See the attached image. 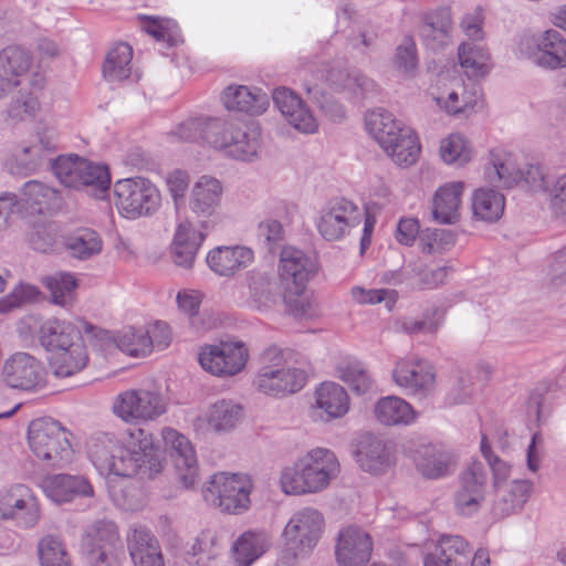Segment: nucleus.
<instances>
[{"label": "nucleus", "mask_w": 566, "mask_h": 566, "mask_svg": "<svg viewBox=\"0 0 566 566\" xmlns=\"http://www.w3.org/2000/svg\"><path fill=\"white\" fill-rule=\"evenodd\" d=\"M409 125L397 119L391 113L382 108L368 111L364 116L365 132L384 150L390 140Z\"/></svg>", "instance_id": "obj_40"}, {"label": "nucleus", "mask_w": 566, "mask_h": 566, "mask_svg": "<svg viewBox=\"0 0 566 566\" xmlns=\"http://www.w3.org/2000/svg\"><path fill=\"white\" fill-rule=\"evenodd\" d=\"M434 107L447 116L469 118L484 107L482 94L455 72H441L426 92Z\"/></svg>", "instance_id": "obj_5"}, {"label": "nucleus", "mask_w": 566, "mask_h": 566, "mask_svg": "<svg viewBox=\"0 0 566 566\" xmlns=\"http://www.w3.org/2000/svg\"><path fill=\"white\" fill-rule=\"evenodd\" d=\"M243 418L242 406L232 399H218L205 406L192 420L198 433H224L233 430Z\"/></svg>", "instance_id": "obj_25"}, {"label": "nucleus", "mask_w": 566, "mask_h": 566, "mask_svg": "<svg viewBox=\"0 0 566 566\" xmlns=\"http://www.w3.org/2000/svg\"><path fill=\"white\" fill-rule=\"evenodd\" d=\"M280 291L272 272L253 269L244 274L233 293V302L242 308L266 314L280 304Z\"/></svg>", "instance_id": "obj_14"}, {"label": "nucleus", "mask_w": 566, "mask_h": 566, "mask_svg": "<svg viewBox=\"0 0 566 566\" xmlns=\"http://www.w3.org/2000/svg\"><path fill=\"white\" fill-rule=\"evenodd\" d=\"M254 262V251L245 245H218L208 251L207 266L217 275L232 277Z\"/></svg>", "instance_id": "obj_29"}, {"label": "nucleus", "mask_w": 566, "mask_h": 566, "mask_svg": "<svg viewBox=\"0 0 566 566\" xmlns=\"http://www.w3.org/2000/svg\"><path fill=\"white\" fill-rule=\"evenodd\" d=\"M43 490L56 503L71 502L76 497L94 495V489L85 476L65 473L46 478Z\"/></svg>", "instance_id": "obj_37"}, {"label": "nucleus", "mask_w": 566, "mask_h": 566, "mask_svg": "<svg viewBox=\"0 0 566 566\" xmlns=\"http://www.w3.org/2000/svg\"><path fill=\"white\" fill-rule=\"evenodd\" d=\"M350 297L358 305H375L384 303L391 311L397 302L398 294L390 289H365L356 285L350 289Z\"/></svg>", "instance_id": "obj_60"}, {"label": "nucleus", "mask_w": 566, "mask_h": 566, "mask_svg": "<svg viewBox=\"0 0 566 566\" xmlns=\"http://www.w3.org/2000/svg\"><path fill=\"white\" fill-rule=\"evenodd\" d=\"M171 450L176 476L185 489L197 485L200 474L196 452L189 439L171 428L161 431V438L144 437V475L159 473L166 462V449Z\"/></svg>", "instance_id": "obj_2"}, {"label": "nucleus", "mask_w": 566, "mask_h": 566, "mask_svg": "<svg viewBox=\"0 0 566 566\" xmlns=\"http://www.w3.org/2000/svg\"><path fill=\"white\" fill-rule=\"evenodd\" d=\"M209 231L200 226L197 228L188 218L178 219L169 247L172 263L184 270H191Z\"/></svg>", "instance_id": "obj_24"}, {"label": "nucleus", "mask_w": 566, "mask_h": 566, "mask_svg": "<svg viewBox=\"0 0 566 566\" xmlns=\"http://www.w3.org/2000/svg\"><path fill=\"white\" fill-rule=\"evenodd\" d=\"M113 412L123 421L138 426L142 421V397L135 389L119 394L113 402Z\"/></svg>", "instance_id": "obj_56"}, {"label": "nucleus", "mask_w": 566, "mask_h": 566, "mask_svg": "<svg viewBox=\"0 0 566 566\" xmlns=\"http://www.w3.org/2000/svg\"><path fill=\"white\" fill-rule=\"evenodd\" d=\"M120 547L119 531L112 520L103 518L93 522L85 530L82 546Z\"/></svg>", "instance_id": "obj_54"}, {"label": "nucleus", "mask_w": 566, "mask_h": 566, "mask_svg": "<svg viewBox=\"0 0 566 566\" xmlns=\"http://www.w3.org/2000/svg\"><path fill=\"white\" fill-rule=\"evenodd\" d=\"M390 160L402 168L413 166L421 154V143L417 132L408 126L397 134L382 150Z\"/></svg>", "instance_id": "obj_41"}, {"label": "nucleus", "mask_w": 566, "mask_h": 566, "mask_svg": "<svg viewBox=\"0 0 566 566\" xmlns=\"http://www.w3.org/2000/svg\"><path fill=\"white\" fill-rule=\"evenodd\" d=\"M88 363V354L81 338L65 346V349L56 350L51 357V367L56 377H70L83 370Z\"/></svg>", "instance_id": "obj_45"}, {"label": "nucleus", "mask_w": 566, "mask_h": 566, "mask_svg": "<svg viewBox=\"0 0 566 566\" xmlns=\"http://www.w3.org/2000/svg\"><path fill=\"white\" fill-rule=\"evenodd\" d=\"M51 168L66 188L87 190L98 199H104L109 190L112 180L107 165L71 154L51 160Z\"/></svg>", "instance_id": "obj_8"}, {"label": "nucleus", "mask_w": 566, "mask_h": 566, "mask_svg": "<svg viewBox=\"0 0 566 566\" xmlns=\"http://www.w3.org/2000/svg\"><path fill=\"white\" fill-rule=\"evenodd\" d=\"M284 304L286 312L297 321H307L319 316L316 301L303 293L295 294V296L286 295Z\"/></svg>", "instance_id": "obj_62"}, {"label": "nucleus", "mask_w": 566, "mask_h": 566, "mask_svg": "<svg viewBox=\"0 0 566 566\" xmlns=\"http://www.w3.org/2000/svg\"><path fill=\"white\" fill-rule=\"evenodd\" d=\"M226 187L212 175H201L192 182L188 195V207L203 230L217 226Z\"/></svg>", "instance_id": "obj_15"}, {"label": "nucleus", "mask_w": 566, "mask_h": 566, "mask_svg": "<svg viewBox=\"0 0 566 566\" xmlns=\"http://www.w3.org/2000/svg\"><path fill=\"white\" fill-rule=\"evenodd\" d=\"M465 189L463 180H449L434 190L431 200L434 221L440 224H455L460 221Z\"/></svg>", "instance_id": "obj_27"}, {"label": "nucleus", "mask_w": 566, "mask_h": 566, "mask_svg": "<svg viewBox=\"0 0 566 566\" xmlns=\"http://www.w3.org/2000/svg\"><path fill=\"white\" fill-rule=\"evenodd\" d=\"M423 566H490V555L482 548L473 552L462 536L441 535L436 552L424 555Z\"/></svg>", "instance_id": "obj_16"}, {"label": "nucleus", "mask_w": 566, "mask_h": 566, "mask_svg": "<svg viewBox=\"0 0 566 566\" xmlns=\"http://www.w3.org/2000/svg\"><path fill=\"white\" fill-rule=\"evenodd\" d=\"M514 52L544 71L566 69V38L554 28L521 34Z\"/></svg>", "instance_id": "obj_11"}, {"label": "nucleus", "mask_w": 566, "mask_h": 566, "mask_svg": "<svg viewBox=\"0 0 566 566\" xmlns=\"http://www.w3.org/2000/svg\"><path fill=\"white\" fill-rule=\"evenodd\" d=\"M353 455L363 471L374 475L387 472L396 463L394 442L373 433H365L356 440Z\"/></svg>", "instance_id": "obj_20"}, {"label": "nucleus", "mask_w": 566, "mask_h": 566, "mask_svg": "<svg viewBox=\"0 0 566 566\" xmlns=\"http://www.w3.org/2000/svg\"><path fill=\"white\" fill-rule=\"evenodd\" d=\"M41 566H71L63 542L53 535L44 536L38 546Z\"/></svg>", "instance_id": "obj_57"}, {"label": "nucleus", "mask_w": 566, "mask_h": 566, "mask_svg": "<svg viewBox=\"0 0 566 566\" xmlns=\"http://www.w3.org/2000/svg\"><path fill=\"white\" fill-rule=\"evenodd\" d=\"M454 243V234L443 229H426L419 237V248L421 252L431 255L449 251Z\"/></svg>", "instance_id": "obj_59"}, {"label": "nucleus", "mask_w": 566, "mask_h": 566, "mask_svg": "<svg viewBox=\"0 0 566 566\" xmlns=\"http://www.w3.org/2000/svg\"><path fill=\"white\" fill-rule=\"evenodd\" d=\"M31 63V54L21 46L10 45L0 52V99L21 85Z\"/></svg>", "instance_id": "obj_31"}, {"label": "nucleus", "mask_w": 566, "mask_h": 566, "mask_svg": "<svg viewBox=\"0 0 566 566\" xmlns=\"http://www.w3.org/2000/svg\"><path fill=\"white\" fill-rule=\"evenodd\" d=\"M144 32L150 35L165 55L184 43L181 31L176 21L168 18L144 15Z\"/></svg>", "instance_id": "obj_46"}, {"label": "nucleus", "mask_w": 566, "mask_h": 566, "mask_svg": "<svg viewBox=\"0 0 566 566\" xmlns=\"http://www.w3.org/2000/svg\"><path fill=\"white\" fill-rule=\"evenodd\" d=\"M197 359L202 370L213 377L227 379L244 371L250 350L244 342L229 338L202 345Z\"/></svg>", "instance_id": "obj_12"}, {"label": "nucleus", "mask_w": 566, "mask_h": 566, "mask_svg": "<svg viewBox=\"0 0 566 566\" xmlns=\"http://www.w3.org/2000/svg\"><path fill=\"white\" fill-rule=\"evenodd\" d=\"M88 455L101 474L132 478L142 468V440L137 438L130 449L120 444L114 436L103 433L92 439Z\"/></svg>", "instance_id": "obj_10"}, {"label": "nucleus", "mask_w": 566, "mask_h": 566, "mask_svg": "<svg viewBox=\"0 0 566 566\" xmlns=\"http://www.w3.org/2000/svg\"><path fill=\"white\" fill-rule=\"evenodd\" d=\"M64 245L73 258L86 260L102 250L98 233L88 228H81L64 238Z\"/></svg>", "instance_id": "obj_51"}, {"label": "nucleus", "mask_w": 566, "mask_h": 566, "mask_svg": "<svg viewBox=\"0 0 566 566\" xmlns=\"http://www.w3.org/2000/svg\"><path fill=\"white\" fill-rule=\"evenodd\" d=\"M216 118L202 114L190 116L172 130V135L182 142L208 146V137L212 133V123Z\"/></svg>", "instance_id": "obj_52"}, {"label": "nucleus", "mask_w": 566, "mask_h": 566, "mask_svg": "<svg viewBox=\"0 0 566 566\" xmlns=\"http://www.w3.org/2000/svg\"><path fill=\"white\" fill-rule=\"evenodd\" d=\"M373 415L385 427H409L417 423L420 417L408 400L396 395L378 398L373 406Z\"/></svg>", "instance_id": "obj_32"}, {"label": "nucleus", "mask_w": 566, "mask_h": 566, "mask_svg": "<svg viewBox=\"0 0 566 566\" xmlns=\"http://www.w3.org/2000/svg\"><path fill=\"white\" fill-rule=\"evenodd\" d=\"M272 546L271 536L259 530H249L240 534L231 545V558L234 566H252Z\"/></svg>", "instance_id": "obj_36"}, {"label": "nucleus", "mask_w": 566, "mask_h": 566, "mask_svg": "<svg viewBox=\"0 0 566 566\" xmlns=\"http://www.w3.org/2000/svg\"><path fill=\"white\" fill-rule=\"evenodd\" d=\"M133 49L128 43L120 42L113 46L105 56L102 73L108 82H119L129 77Z\"/></svg>", "instance_id": "obj_49"}, {"label": "nucleus", "mask_w": 566, "mask_h": 566, "mask_svg": "<svg viewBox=\"0 0 566 566\" xmlns=\"http://www.w3.org/2000/svg\"><path fill=\"white\" fill-rule=\"evenodd\" d=\"M41 346L50 352L65 349V346L83 338L78 327L70 321L49 318L44 321L38 331Z\"/></svg>", "instance_id": "obj_39"}, {"label": "nucleus", "mask_w": 566, "mask_h": 566, "mask_svg": "<svg viewBox=\"0 0 566 566\" xmlns=\"http://www.w3.org/2000/svg\"><path fill=\"white\" fill-rule=\"evenodd\" d=\"M342 471L337 454L326 447H313L283 464L275 483L286 496L318 494L338 479Z\"/></svg>", "instance_id": "obj_1"}, {"label": "nucleus", "mask_w": 566, "mask_h": 566, "mask_svg": "<svg viewBox=\"0 0 566 566\" xmlns=\"http://www.w3.org/2000/svg\"><path fill=\"white\" fill-rule=\"evenodd\" d=\"M293 350L276 345L269 346L261 355V366L253 386L258 392L271 398H285L300 392L308 382L305 368L291 364Z\"/></svg>", "instance_id": "obj_3"}, {"label": "nucleus", "mask_w": 566, "mask_h": 566, "mask_svg": "<svg viewBox=\"0 0 566 566\" xmlns=\"http://www.w3.org/2000/svg\"><path fill=\"white\" fill-rule=\"evenodd\" d=\"M533 484L527 480H513L506 486L495 491L494 514L509 516L522 510L526 503Z\"/></svg>", "instance_id": "obj_44"}, {"label": "nucleus", "mask_w": 566, "mask_h": 566, "mask_svg": "<svg viewBox=\"0 0 566 566\" xmlns=\"http://www.w3.org/2000/svg\"><path fill=\"white\" fill-rule=\"evenodd\" d=\"M451 31V17L447 10L428 14L420 28V35L428 45L440 46L447 43Z\"/></svg>", "instance_id": "obj_53"}, {"label": "nucleus", "mask_w": 566, "mask_h": 566, "mask_svg": "<svg viewBox=\"0 0 566 566\" xmlns=\"http://www.w3.org/2000/svg\"><path fill=\"white\" fill-rule=\"evenodd\" d=\"M373 551V537L364 527L348 524L339 530L335 545V558L339 566H365Z\"/></svg>", "instance_id": "obj_22"}, {"label": "nucleus", "mask_w": 566, "mask_h": 566, "mask_svg": "<svg viewBox=\"0 0 566 566\" xmlns=\"http://www.w3.org/2000/svg\"><path fill=\"white\" fill-rule=\"evenodd\" d=\"M396 71L405 77L415 75L418 66L416 43L411 38H406L398 45L394 57Z\"/></svg>", "instance_id": "obj_63"}, {"label": "nucleus", "mask_w": 566, "mask_h": 566, "mask_svg": "<svg viewBox=\"0 0 566 566\" xmlns=\"http://www.w3.org/2000/svg\"><path fill=\"white\" fill-rule=\"evenodd\" d=\"M319 82H326L335 88L344 92L349 99L357 101L365 97L375 88V83L358 71H345L326 69L317 71L315 82L305 84L307 93H312L319 86Z\"/></svg>", "instance_id": "obj_28"}, {"label": "nucleus", "mask_w": 566, "mask_h": 566, "mask_svg": "<svg viewBox=\"0 0 566 566\" xmlns=\"http://www.w3.org/2000/svg\"><path fill=\"white\" fill-rule=\"evenodd\" d=\"M391 379L399 389L419 401L433 398L438 389L434 366L417 354L398 357L391 370Z\"/></svg>", "instance_id": "obj_13"}, {"label": "nucleus", "mask_w": 566, "mask_h": 566, "mask_svg": "<svg viewBox=\"0 0 566 566\" xmlns=\"http://www.w3.org/2000/svg\"><path fill=\"white\" fill-rule=\"evenodd\" d=\"M485 473L481 462H473L462 474L455 495V507L462 515H472L481 506L485 493Z\"/></svg>", "instance_id": "obj_30"}, {"label": "nucleus", "mask_w": 566, "mask_h": 566, "mask_svg": "<svg viewBox=\"0 0 566 566\" xmlns=\"http://www.w3.org/2000/svg\"><path fill=\"white\" fill-rule=\"evenodd\" d=\"M352 408V399L344 386L326 380L315 386L307 415L314 423H331L345 418Z\"/></svg>", "instance_id": "obj_18"}, {"label": "nucleus", "mask_w": 566, "mask_h": 566, "mask_svg": "<svg viewBox=\"0 0 566 566\" xmlns=\"http://www.w3.org/2000/svg\"><path fill=\"white\" fill-rule=\"evenodd\" d=\"M72 432L52 418H38L28 427V442L34 455L48 467L62 469L74 457Z\"/></svg>", "instance_id": "obj_9"}, {"label": "nucleus", "mask_w": 566, "mask_h": 566, "mask_svg": "<svg viewBox=\"0 0 566 566\" xmlns=\"http://www.w3.org/2000/svg\"><path fill=\"white\" fill-rule=\"evenodd\" d=\"M222 105L231 112L251 116L263 114L269 107V97L260 88L245 85H229L221 94Z\"/></svg>", "instance_id": "obj_33"}, {"label": "nucleus", "mask_w": 566, "mask_h": 566, "mask_svg": "<svg viewBox=\"0 0 566 566\" xmlns=\"http://www.w3.org/2000/svg\"><path fill=\"white\" fill-rule=\"evenodd\" d=\"M418 471L428 479H438L448 474L453 465V455L438 447H423L415 459Z\"/></svg>", "instance_id": "obj_47"}, {"label": "nucleus", "mask_w": 566, "mask_h": 566, "mask_svg": "<svg viewBox=\"0 0 566 566\" xmlns=\"http://www.w3.org/2000/svg\"><path fill=\"white\" fill-rule=\"evenodd\" d=\"M505 210V197L500 191L482 186L471 195V211L474 220L494 223L499 221Z\"/></svg>", "instance_id": "obj_43"}, {"label": "nucleus", "mask_w": 566, "mask_h": 566, "mask_svg": "<svg viewBox=\"0 0 566 566\" xmlns=\"http://www.w3.org/2000/svg\"><path fill=\"white\" fill-rule=\"evenodd\" d=\"M485 174L491 182H497L504 188H512L524 179L516 156L503 147L490 150Z\"/></svg>", "instance_id": "obj_35"}, {"label": "nucleus", "mask_w": 566, "mask_h": 566, "mask_svg": "<svg viewBox=\"0 0 566 566\" xmlns=\"http://www.w3.org/2000/svg\"><path fill=\"white\" fill-rule=\"evenodd\" d=\"M90 566H120V547L82 546Z\"/></svg>", "instance_id": "obj_64"}, {"label": "nucleus", "mask_w": 566, "mask_h": 566, "mask_svg": "<svg viewBox=\"0 0 566 566\" xmlns=\"http://www.w3.org/2000/svg\"><path fill=\"white\" fill-rule=\"evenodd\" d=\"M252 476L244 472L221 471L212 474L201 488L203 502L221 513L242 515L252 506Z\"/></svg>", "instance_id": "obj_4"}, {"label": "nucleus", "mask_w": 566, "mask_h": 566, "mask_svg": "<svg viewBox=\"0 0 566 566\" xmlns=\"http://www.w3.org/2000/svg\"><path fill=\"white\" fill-rule=\"evenodd\" d=\"M360 220L361 210L355 202L337 198L318 211L315 227L326 241H338L349 234Z\"/></svg>", "instance_id": "obj_17"}, {"label": "nucleus", "mask_w": 566, "mask_h": 566, "mask_svg": "<svg viewBox=\"0 0 566 566\" xmlns=\"http://www.w3.org/2000/svg\"><path fill=\"white\" fill-rule=\"evenodd\" d=\"M44 285L50 291L53 304L69 307L73 304L76 279L69 273H56L44 279Z\"/></svg>", "instance_id": "obj_55"}, {"label": "nucleus", "mask_w": 566, "mask_h": 566, "mask_svg": "<svg viewBox=\"0 0 566 566\" xmlns=\"http://www.w3.org/2000/svg\"><path fill=\"white\" fill-rule=\"evenodd\" d=\"M317 258L295 245H284L279 255L277 274L294 294L304 293L307 284L317 275Z\"/></svg>", "instance_id": "obj_19"}, {"label": "nucleus", "mask_w": 566, "mask_h": 566, "mask_svg": "<svg viewBox=\"0 0 566 566\" xmlns=\"http://www.w3.org/2000/svg\"><path fill=\"white\" fill-rule=\"evenodd\" d=\"M325 528L323 514L312 507L295 512L282 531L285 549L274 566H297L298 558L307 557L319 543Z\"/></svg>", "instance_id": "obj_6"}, {"label": "nucleus", "mask_w": 566, "mask_h": 566, "mask_svg": "<svg viewBox=\"0 0 566 566\" xmlns=\"http://www.w3.org/2000/svg\"><path fill=\"white\" fill-rule=\"evenodd\" d=\"M458 61L469 78L484 77L493 67L490 50L482 42H462L458 48Z\"/></svg>", "instance_id": "obj_42"}, {"label": "nucleus", "mask_w": 566, "mask_h": 566, "mask_svg": "<svg viewBox=\"0 0 566 566\" xmlns=\"http://www.w3.org/2000/svg\"><path fill=\"white\" fill-rule=\"evenodd\" d=\"M27 216L55 213L63 205L59 190L38 180L27 181L20 191Z\"/></svg>", "instance_id": "obj_34"}, {"label": "nucleus", "mask_w": 566, "mask_h": 566, "mask_svg": "<svg viewBox=\"0 0 566 566\" xmlns=\"http://www.w3.org/2000/svg\"><path fill=\"white\" fill-rule=\"evenodd\" d=\"M39 517V503L29 486L14 484L0 493V520H13L19 526L29 528Z\"/></svg>", "instance_id": "obj_23"}, {"label": "nucleus", "mask_w": 566, "mask_h": 566, "mask_svg": "<svg viewBox=\"0 0 566 566\" xmlns=\"http://www.w3.org/2000/svg\"><path fill=\"white\" fill-rule=\"evenodd\" d=\"M261 146L262 134L256 124L226 120L218 117L212 123L208 147L226 157L247 163L253 161L258 158Z\"/></svg>", "instance_id": "obj_7"}, {"label": "nucleus", "mask_w": 566, "mask_h": 566, "mask_svg": "<svg viewBox=\"0 0 566 566\" xmlns=\"http://www.w3.org/2000/svg\"><path fill=\"white\" fill-rule=\"evenodd\" d=\"M337 377L346 384L352 392L363 396L370 392L375 381L365 366L355 359L342 361L336 367Z\"/></svg>", "instance_id": "obj_50"}, {"label": "nucleus", "mask_w": 566, "mask_h": 566, "mask_svg": "<svg viewBox=\"0 0 566 566\" xmlns=\"http://www.w3.org/2000/svg\"><path fill=\"white\" fill-rule=\"evenodd\" d=\"M168 397H167V385L163 380L159 384L149 386L144 391V420L154 419L167 411Z\"/></svg>", "instance_id": "obj_61"}, {"label": "nucleus", "mask_w": 566, "mask_h": 566, "mask_svg": "<svg viewBox=\"0 0 566 566\" xmlns=\"http://www.w3.org/2000/svg\"><path fill=\"white\" fill-rule=\"evenodd\" d=\"M140 177L125 178L114 185L116 206L120 214L127 219H138L142 216Z\"/></svg>", "instance_id": "obj_48"}, {"label": "nucleus", "mask_w": 566, "mask_h": 566, "mask_svg": "<svg viewBox=\"0 0 566 566\" xmlns=\"http://www.w3.org/2000/svg\"><path fill=\"white\" fill-rule=\"evenodd\" d=\"M273 102L287 124L302 134H314L318 122L305 102L292 90L277 87L273 91Z\"/></svg>", "instance_id": "obj_26"}, {"label": "nucleus", "mask_w": 566, "mask_h": 566, "mask_svg": "<svg viewBox=\"0 0 566 566\" xmlns=\"http://www.w3.org/2000/svg\"><path fill=\"white\" fill-rule=\"evenodd\" d=\"M439 159L449 167L464 168L476 157L472 140L461 132H451L439 140Z\"/></svg>", "instance_id": "obj_38"}, {"label": "nucleus", "mask_w": 566, "mask_h": 566, "mask_svg": "<svg viewBox=\"0 0 566 566\" xmlns=\"http://www.w3.org/2000/svg\"><path fill=\"white\" fill-rule=\"evenodd\" d=\"M123 478L118 491L113 492V499L117 506L128 512H137L142 504V479Z\"/></svg>", "instance_id": "obj_58"}, {"label": "nucleus", "mask_w": 566, "mask_h": 566, "mask_svg": "<svg viewBox=\"0 0 566 566\" xmlns=\"http://www.w3.org/2000/svg\"><path fill=\"white\" fill-rule=\"evenodd\" d=\"M2 378L7 386L24 391H39L46 386L43 364L28 353L11 355L2 366Z\"/></svg>", "instance_id": "obj_21"}]
</instances>
